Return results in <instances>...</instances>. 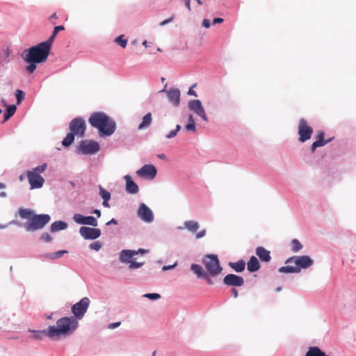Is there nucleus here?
I'll return each instance as SVG.
<instances>
[{
	"label": "nucleus",
	"mask_w": 356,
	"mask_h": 356,
	"mask_svg": "<svg viewBox=\"0 0 356 356\" xmlns=\"http://www.w3.org/2000/svg\"><path fill=\"white\" fill-rule=\"evenodd\" d=\"M79 321L74 316L63 317L56 322V325L49 326V337L59 338L72 334L78 327Z\"/></svg>",
	"instance_id": "obj_1"
},
{
	"label": "nucleus",
	"mask_w": 356,
	"mask_h": 356,
	"mask_svg": "<svg viewBox=\"0 0 356 356\" xmlns=\"http://www.w3.org/2000/svg\"><path fill=\"white\" fill-rule=\"evenodd\" d=\"M51 46L49 42H41L23 51L22 58L26 62L44 63L49 55Z\"/></svg>",
	"instance_id": "obj_2"
},
{
	"label": "nucleus",
	"mask_w": 356,
	"mask_h": 356,
	"mask_svg": "<svg viewBox=\"0 0 356 356\" xmlns=\"http://www.w3.org/2000/svg\"><path fill=\"white\" fill-rule=\"evenodd\" d=\"M89 123L99 130L101 136H111L115 130V123L104 113H95L91 115Z\"/></svg>",
	"instance_id": "obj_3"
},
{
	"label": "nucleus",
	"mask_w": 356,
	"mask_h": 356,
	"mask_svg": "<svg viewBox=\"0 0 356 356\" xmlns=\"http://www.w3.org/2000/svg\"><path fill=\"white\" fill-rule=\"evenodd\" d=\"M50 220L47 214H34L31 220L24 223V227L28 232H33L43 228Z\"/></svg>",
	"instance_id": "obj_4"
},
{
	"label": "nucleus",
	"mask_w": 356,
	"mask_h": 356,
	"mask_svg": "<svg viewBox=\"0 0 356 356\" xmlns=\"http://www.w3.org/2000/svg\"><path fill=\"white\" fill-rule=\"evenodd\" d=\"M207 271L211 275L216 276L220 274L222 271V268L220 266V262L217 255L209 254L207 255L202 261Z\"/></svg>",
	"instance_id": "obj_5"
},
{
	"label": "nucleus",
	"mask_w": 356,
	"mask_h": 356,
	"mask_svg": "<svg viewBox=\"0 0 356 356\" xmlns=\"http://www.w3.org/2000/svg\"><path fill=\"white\" fill-rule=\"evenodd\" d=\"M90 301L88 298L84 297L72 307V312L77 320L81 319L86 313Z\"/></svg>",
	"instance_id": "obj_6"
},
{
	"label": "nucleus",
	"mask_w": 356,
	"mask_h": 356,
	"mask_svg": "<svg viewBox=\"0 0 356 356\" xmlns=\"http://www.w3.org/2000/svg\"><path fill=\"white\" fill-rule=\"evenodd\" d=\"M298 134L299 135V141L302 143L309 140L312 137L313 129L304 118H301L298 122Z\"/></svg>",
	"instance_id": "obj_7"
},
{
	"label": "nucleus",
	"mask_w": 356,
	"mask_h": 356,
	"mask_svg": "<svg viewBox=\"0 0 356 356\" xmlns=\"http://www.w3.org/2000/svg\"><path fill=\"white\" fill-rule=\"evenodd\" d=\"M86 129V122L81 118L73 119L70 123V130L79 137H83Z\"/></svg>",
	"instance_id": "obj_8"
},
{
	"label": "nucleus",
	"mask_w": 356,
	"mask_h": 356,
	"mask_svg": "<svg viewBox=\"0 0 356 356\" xmlns=\"http://www.w3.org/2000/svg\"><path fill=\"white\" fill-rule=\"evenodd\" d=\"M287 264H295L296 267L301 268H307L313 264V260L309 256H293L285 262Z\"/></svg>",
	"instance_id": "obj_9"
},
{
	"label": "nucleus",
	"mask_w": 356,
	"mask_h": 356,
	"mask_svg": "<svg viewBox=\"0 0 356 356\" xmlns=\"http://www.w3.org/2000/svg\"><path fill=\"white\" fill-rule=\"evenodd\" d=\"M80 235L86 240H95L101 235V230L98 228L81 227L79 229Z\"/></svg>",
	"instance_id": "obj_10"
},
{
	"label": "nucleus",
	"mask_w": 356,
	"mask_h": 356,
	"mask_svg": "<svg viewBox=\"0 0 356 356\" xmlns=\"http://www.w3.org/2000/svg\"><path fill=\"white\" fill-rule=\"evenodd\" d=\"M138 216L145 222H152L154 220V215L152 210L144 203L139 205L137 211Z\"/></svg>",
	"instance_id": "obj_11"
},
{
	"label": "nucleus",
	"mask_w": 356,
	"mask_h": 356,
	"mask_svg": "<svg viewBox=\"0 0 356 356\" xmlns=\"http://www.w3.org/2000/svg\"><path fill=\"white\" fill-rule=\"evenodd\" d=\"M188 108L194 111L197 115H199L202 119L205 121L208 122V118L206 115V113L204 111V109L202 105V103L198 99H194L191 100L188 103Z\"/></svg>",
	"instance_id": "obj_12"
},
{
	"label": "nucleus",
	"mask_w": 356,
	"mask_h": 356,
	"mask_svg": "<svg viewBox=\"0 0 356 356\" xmlns=\"http://www.w3.org/2000/svg\"><path fill=\"white\" fill-rule=\"evenodd\" d=\"M80 150L86 154H95L99 149V145L95 141L83 140L79 145Z\"/></svg>",
	"instance_id": "obj_13"
},
{
	"label": "nucleus",
	"mask_w": 356,
	"mask_h": 356,
	"mask_svg": "<svg viewBox=\"0 0 356 356\" xmlns=\"http://www.w3.org/2000/svg\"><path fill=\"white\" fill-rule=\"evenodd\" d=\"M26 175L31 189L42 187L44 179L40 175L28 171Z\"/></svg>",
	"instance_id": "obj_14"
},
{
	"label": "nucleus",
	"mask_w": 356,
	"mask_h": 356,
	"mask_svg": "<svg viewBox=\"0 0 356 356\" xmlns=\"http://www.w3.org/2000/svg\"><path fill=\"white\" fill-rule=\"evenodd\" d=\"M139 177L153 179L156 175V169L153 165H144L140 170L136 172Z\"/></svg>",
	"instance_id": "obj_15"
},
{
	"label": "nucleus",
	"mask_w": 356,
	"mask_h": 356,
	"mask_svg": "<svg viewBox=\"0 0 356 356\" xmlns=\"http://www.w3.org/2000/svg\"><path fill=\"white\" fill-rule=\"evenodd\" d=\"M73 220L75 222L80 225H87L93 227L98 225L97 219L93 216H84L80 213H75L73 216Z\"/></svg>",
	"instance_id": "obj_16"
},
{
	"label": "nucleus",
	"mask_w": 356,
	"mask_h": 356,
	"mask_svg": "<svg viewBox=\"0 0 356 356\" xmlns=\"http://www.w3.org/2000/svg\"><path fill=\"white\" fill-rule=\"evenodd\" d=\"M223 283L227 286H241L244 284V280L241 276L228 274L224 277Z\"/></svg>",
	"instance_id": "obj_17"
},
{
	"label": "nucleus",
	"mask_w": 356,
	"mask_h": 356,
	"mask_svg": "<svg viewBox=\"0 0 356 356\" xmlns=\"http://www.w3.org/2000/svg\"><path fill=\"white\" fill-rule=\"evenodd\" d=\"M166 92L169 101L175 106H178L180 102V91L177 88H170Z\"/></svg>",
	"instance_id": "obj_18"
},
{
	"label": "nucleus",
	"mask_w": 356,
	"mask_h": 356,
	"mask_svg": "<svg viewBox=\"0 0 356 356\" xmlns=\"http://www.w3.org/2000/svg\"><path fill=\"white\" fill-rule=\"evenodd\" d=\"M126 191L130 194H136L138 193L139 188L138 185L132 180L129 175H125Z\"/></svg>",
	"instance_id": "obj_19"
},
{
	"label": "nucleus",
	"mask_w": 356,
	"mask_h": 356,
	"mask_svg": "<svg viewBox=\"0 0 356 356\" xmlns=\"http://www.w3.org/2000/svg\"><path fill=\"white\" fill-rule=\"evenodd\" d=\"M270 251L262 246H259L256 249V254L260 260L264 262H269L271 259Z\"/></svg>",
	"instance_id": "obj_20"
},
{
	"label": "nucleus",
	"mask_w": 356,
	"mask_h": 356,
	"mask_svg": "<svg viewBox=\"0 0 356 356\" xmlns=\"http://www.w3.org/2000/svg\"><path fill=\"white\" fill-rule=\"evenodd\" d=\"M136 254H138V252L135 250H124L120 252V259L122 262L130 263L131 259Z\"/></svg>",
	"instance_id": "obj_21"
},
{
	"label": "nucleus",
	"mask_w": 356,
	"mask_h": 356,
	"mask_svg": "<svg viewBox=\"0 0 356 356\" xmlns=\"http://www.w3.org/2000/svg\"><path fill=\"white\" fill-rule=\"evenodd\" d=\"M247 268L251 273L257 271L260 268L259 262L254 256H252L250 258L247 263Z\"/></svg>",
	"instance_id": "obj_22"
},
{
	"label": "nucleus",
	"mask_w": 356,
	"mask_h": 356,
	"mask_svg": "<svg viewBox=\"0 0 356 356\" xmlns=\"http://www.w3.org/2000/svg\"><path fill=\"white\" fill-rule=\"evenodd\" d=\"M229 266L236 272L241 273L245 269V262L241 259L236 262H229Z\"/></svg>",
	"instance_id": "obj_23"
},
{
	"label": "nucleus",
	"mask_w": 356,
	"mask_h": 356,
	"mask_svg": "<svg viewBox=\"0 0 356 356\" xmlns=\"http://www.w3.org/2000/svg\"><path fill=\"white\" fill-rule=\"evenodd\" d=\"M152 120V114L150 113H147L143 118L142 122L139 124L138 129L141 130V129H145L147 128L150 125Z\"/></svg>",
	"instance_id": "obj_24"
},
{
	"label": "nucleus",
	"mask_w": 356,
	"mask_h": 356,
	"mask_svg": "<svg viewBox=\"0 0 356 356\" xmlns=\"http://www.w3.org/2000/svg\"><path fill=\"white\" fill-rule=\"evenodd\" d=\"M191 268L198 277H207V273L203 270L200 265L193 264L191 265Z\"/></svg>",
	"instance_id": "obj_25"
},
{
	"label": "nucleus",
	"mask_w": 356,
	"mask_h": 356,
	"mask_svg": "<svg viewBox=\"0 0 356 356\" xmlns=\"http://www.w3.org/2000/svg\"><path fill=\"white\" fill-rule=\"evenodd\" d=\"M280 273H298L300 272V269L299 267L292 266H282L279 268Z\"/></svg>",
	"instance_id": "obj_26"
},
{
	"label": "nucleus",
	"mask_w": 356,
	"mask_h": 356,
	"mask_svg": "<svg viewBox=\"0 0 356 356\" xmlns=\"http://www.w3.org/2000/svg\"><path fill=\"white\" fill-rule=\"evenodd\" d=\"M67 225L63 221H56L51 225V231L53 232L66 229Z\"/></svg>",
	"instance_id": "obj_27"
},
{
	"label": "nucleus",
	"mask_w": 356,
	"mask_h": 356,
	"mask_svg": "<svg viewBox=\"0 0 356 356\" xmlns=\"http://www.w3.org/2000/svg\"><path fill=\"white\" fill-rule=\"evenodd\" d=\"M67 253V251L66 250H59L55 252L45 254L44 257L49 259L55 260L63 257L65 254Z\"/></svg>",
	"instance_id": "obj_28"
},
{
	"label": "nucleus",
	"mask_w": 356,
	"mask_h": 356,
	"mask_svg": "<svg viewBox=\"0 0 356 356\" xmlns=\"http://www.w3.org/2000/svg\"><path fill=\"white\" fill-rule=\"evenodd\" d=\"M186 229L192 232H195L200 227L199 223L193 220H188L184 222Z\"/></svg>",
	"instance_id": "obj_29"
},
{
	"label": "nucleus",
	"mask_w": 356,
	"mask_h": 356,
	"mask_svg": "<svg viewBox=\"0 0 356 356\" xmlns=\"http://www.w3.org/2000/svg\"><path fill=\"white\" fill-rule=\"evenodd\" d=\"M305 356H325V353L321 351L318 347H311Z\"/></svg>",
	"instance_id": "obj_30"
},
{
	"label": "nucleus",
	"mask_w": 356,
	"mask_h": 356,
	"mask_svg": "<svg viewBox=\"0 0 356 356\" xmlns=\"http://www.w3.org/2000/svg\"><path fill=\"white\" fill-rule=\"evenodd\" d=\"M19 215L22 218L29 219V220H31L34 213L31 210L29 209L21 208L19 210Z\"/></svg>",
	"instance_id": "obj_31"
},
{
	"label": "nucleus",
	"mask_w": 356,
	"mask_h": 356,
	"mask_svg": "<svg viewBox=\"0 0 356 356\" xmlns=\"http://www.w3.org/2000/svg\"><path fill=\"white\" fill-rule=\"evenodd\" d=\"M332 138H329V139L323 140H316V141H314L312 143V145L311 146V151L312 152H314L317 147L325 145L326 144H327L328 143L332 141Z\"/></svg>",
	"instance_id": "obj_32"
},
{
	"label": "nucleus",
	"mask_w": 356,
	"mask_h": 356,
	"mask_svg": "<svg viewBox=\"0 0 356 356\" xmlns=\"http://www.w3.org/2000/svg\"><path fill=\"white\" fill-rule=\"evenodd\" d=\"M17 110V107L15 105H10L7 109L6 113H4V120L3 122L8 120L15 113Z\"/></svg>",
	"instance_id": "obj_33"
},
{
	"label": "nucleus",
	"mask_w": 356,
	"mask_h": 356,
	"mask_svg": "<svg viewBox=\"0 0 356 356\" xmlns=\"http://www.w3.org/2000/svg\"><path fill=\"white\" fill-rule=\"evenodd\" d=\"M48 332L49 327L47 328V330H44L41 331H33V338L34 339L41 340L45 336L49 337Z\"/></svg>",
	"instance_id": "obj_34"
},
{
	"label": "nucleus",
	"mask_w": 356,
	"mask_h": 356,
	"mask_svg": "<svg viewBox=\"0 0 356 356\" xmlns=\"http://www.w3.org/2000/svg\"><path fill=\"white\" fill-rule=\"evenodd\" d=\"M74 136L75 135L71 131L70 133L67 134L62 141L63 145L65 147L70 146L74 140Z\"/></svg>",
	"instance_id": "obj_35"
},
{
	"label": "nucleus",
	"mask_w": 356,
	"mask_h": 356,
	"mask_svg": "<svg viewBox=\"0 0 356 356\" xmlns=\"http://www.w3.org/2000/svg\"><path fill=\"white\" fill-rule=\"evenodd\" d=\"M65 30L64 26H56L54 27V31L52 33V35L49 38V39L47 40V42H49V44H51L52 42L55 39L56 35L58 34V31Z\"/></svg>",
	"instance_id": "obj_36"
},
{
	"label": "nucleus",
	"mask_w": 356,
	"mask_h": 356,
	"mask_svg": "<svg viewBox=\"0 0 356 356\" xmlns=\"http://www.w3.org/2000/svg\"><path fill=\"white\" fill-rule=\"evenodd\" d=\"M302 248V245L298 239H293L291 241V249L294 252L300 251Z\"/></svg>",
	"instance_id": "obj_37"
},
{
	"label": "nucleus",
	"mask_w": 356,
	"mask_h": 356,
	"mask_svg": "<svg viewBox=\"0 0 356 356\" xmlns=\"http://www.w3.org/2000/svg\"><path fill=\"white\" fill-rule=\"evenodd\" d=\"M99 195L102 197L103 200H109L111 198V193L106 191L102 186H99Z\"/></svg>",
	"instance_id": "obj_38"
},
{
	"label": "nucleus",
	"mask_w": 356,
	"mask_h": 356,
	"mask_svg": "<svg viewBox=\"0 0 356 356\" xmlns=\"http://www.w3.org/2000/svg\"><path fill=\"white\" fill-rule=\"evenodd\" d=\"M47 164L43 163L41 165H39V166H37V167L33 168L31 170H29V172H34V173H35V174L40 175V173H42L43 172L45 171V170L47 169Z\"/></svg>",
	"instance_id": "obj_39"
},
{
	"label": "nucleus",
	"mask_w": 356,
	"mask_h": 356,
	"mask_svg": "<svg viewBox=\"0 0 356 356\" xmlns=\"http://www.w3.org/2000/svg\"><path fill=\"white\" fill-rule=\"evenodd\" d=\"M17 104L19 105L24 99V92L21 90H17L15 92Z\"/></svg>",
	"instance_id": "obj_40"
},
{
	"label": "nucleus",
	"mask_w": 356,
	"mask_h": 356,
	"mask_svg": "<svg viewBox=\"0 0 356 356\" xmlns=\"http://www.w3.org/2000/svg\"><path fill=\"white\" fill-rule=\"evenodd\" d=\"M124 35H121L115 38V42L120 45L122 47L125 48L127 44V40L123 39Z\"/></svg>",
	"instance_id": "obj_41"
},
{
	"label": "nucleus",
	"mask_w": 356,
	"mask_h": 356,
	"mask_svg": "<svg viewBox=\"0 0 356 356\" xmlns=\"http://www.w3.org/2000/svg\"><path fill=\"white\" fill-rule=\"evenodd\" d=\"M180 129H181V126L179 124H177L176 126L175 129L170 131L168 133V134L166 135V138H174L177 135V132L180 130Z\"/></svg>",
	"instance_id": "obj_42"
},
{
	"label": "nucleus",
	"mask_w": 356,
	"mask_h": 356,
	"mask_svg": "<svg viewBox=\"0 0 356 356\" xmlns=\"http://www.w3.org/2000/svg\"><path fill=\"white\" fill-rule=\"evenodd\" d=\"M102 248V243L99 241H95L90 245V248L98 251Z\"/></svg>",
	"instance_id": "obj_43"
},
{
	"label": "nucleus",
	"mask_w": 356,
	"mask_h": 356,
	"mask_svg": "<svg viewBox=\"0 0 356 356\" xmlns=\"http://www.w3.org/2000/svg\"><path fill=\"white\" fill-rule=\"evenodd\" d=\"M144 264L143 262H135V261H131L129 263V268L130 269H134V268H138L143 266Z\"/></svg>",
	"instance_id": "obj_44"
},
{
	"label": "nucleus",
	"mask_w": 356,
	"mask_h": 356,
	"mask_svg": "<svg viewBox=\"0 0 356 356\" xmlns=\"http://www.w3.org/2000/svg\"><path fill=\"white\" fill-rule=\"evenodd\" d=\"M28 63H29V65L26 67V70L29 74H31L35 71V70L36 68L35 64L37 63H32V62H28Z\"/></svg>",
	"instance_id": "obj_45"
},
{
	"label": "nucleus",
	"mask_w": 356,
	"mask_h": 356,
	"mask_svg": "<svg viewBox=\"0 0 356 356\" xmlns=\"http://www.w3.org/2000/svg\"><path fill=\"white\" fill-rule=\"evenodd\" d=\"M144 297L150 300H157L161 298V296L159 293H146L144 295Z\"/></svg>",
	"instance_id": "obj_46"
},
{
	"label": "nucleus",
	"mask_w": 356,
	"mask_h": 356,
	"mask_svg": "<svg viewBox=\"0 0 356 356\" xmlns=\"http://www.w3.org/2000/svg\"><path fill=\"white\" fill-rule=\"evenodd\" d=\"M40 238L46 242H50L52 240V237L48 233H43L41 235Z\"/></svg>",
	"instance_id": "obj_47"
},
{
	"label": "nucleus",
	"mask_w": 356,
	"mask_h": 356,
	"mask_svg": "<svg viewBox=\"0 0 356 356\" xmlns=\"http://www.w3.org/2000/svg\"><path fill=\"white\" fill-rule=\"evenodd\" d=\"M186 129L188 130V131H192L193 132H195L196 131V128H195V124H193V123H188L186 126Z\"/></svg>",
	"instance_id": "obj_48"
},
{
	"label": "nucleus",
	"mask_w": 356,
	"mask_h": 356,
	"mask_svg": "<svg viewBox=\"0 0 356 356\" xmlns=\"http://www.w3.org/2000/svg\"><path fill=\"white\" fill-rule=\"evenodd\" d=\"M206 234V229H204L196 234V238L199 239L204 237Z\"/></svg>",
	"instance_id": "obj_49"
},
{
	"label": "nucleus",
	"mask_w": 356,
	"mask_h": 356,
	"mask_svg": "<svg viewBox=\"0 0 356 356\" xmlns=\"http://www.w3.org/2000/svg\"><path fill=\"white\" fill-rule=\"evenodd\" d=\"M196 84H194L192 86V87L190 88L188 94L190 95H193L194 97H197V92L193 89L194 87H195Z\"/></svg>",
	"instance_id": "obj_50"
},
{
	"label": "nucleus",
	"mask_w": 356,
	"mask_h": 356,
	"mask_svg": "<svg viewBox=\"0 0 356 356\" xmlns=\"http://www.w3.org/2000/svg\"><path fill=\"white\" fill-rule=\"evenodd\" d=\"M202 26L206 28V29H209L211 26V23H210V21L209 19H203V22H202Z\"/></svg>",
	"instance_id": "obj_51"
},
{
	"label": "nucleus",
	"mask_w": 356,
	"mask_h": 356,
	"mask_svg": "<svg viewBox=\"0 0 356 356\" xmlns=\"http://www.w3.org/2000/svg\"><path fill=\"white\" fill-rule=\"evenodd\" d=\"M316 138V140H324V133L323 131H320L319 133L317 134Z\"/></svg>",
	"instance_id": "obj_52"
},
{
	"label": "nucleus",
	"mask_w": 356,
	"mask_h": 356,
	"mask_svg": "<svg viewBox=\"0 0 356 356\" xmlns=\"http://www.w3.org/2000/svg\"><path fill=\"white\" fill-rule=\"evenodd\" d=\"M58 18L56 13H54L51 17H49V21L53 24H55L56 22H55V19Z\"/></svg>",
	"instance_id": "obj_53"
},
{
	"label": "nucleus",
	"mask_w": 356,
	"mask_h": 356,
	"mask_svg": "<svg viewBox=\"0 0 356 356\" xmlns=\"http://www.w3.org/2000/svg\"><path fill=\"white\" fill-rule=\"evenodd\" d=\"M224 22V19L222 18H220V17H217V18H215L213 21V24H220V23H222Z\"/></svg>",
	"instance_id": "obj_54"
},
{
	"label": "nucleus",
	"mask_w": 356,
	"mask_h": 356,
	"mask_svg": "<svg viewBox=\"0 0 356 356\" xmlns=\"http://www.w3.org/2000/svg\"><path fill=\"white\" fill-rule=\"evenodd\" d=\"M120 325V322L111 323L108 325V328L109 329H114V328L118 327Z\"/></svg>",
	"instance_id": "obj_55"
},
{
	"label": "nucleus",
	"mask_w": 356,
	"mask_h": 356,
	"mask_svg": "<svg viewBox=\"0 0 356 356\" xmlns=\"http://www.w3.org/2000/svg\"><path fill=\"white\" fill-rule=\"evenodd\" d=\"M172 19H173V18H172V17H170V18H169V19H168L163 20V21H162L161 22H160V26H164V25L167 24L168 23H169V22H172Z\"/></svg>",
	"instance_id": "obj_56"
},
{
	"label": "nucleus",
	"mask_w": 356,
	"mask_h": 356,
	"mask_svg": "<svg viewBox=\"0 0 356 356\" xmlns=\"http://www.w3.org/2000/svg\"><path fill=\"white\" fill-rule=\"evenodd\" d=\"M184 4L186 6L187 9L190 11L191 8V0H184Z\"/></svg>",
	"instance_id": "obj_57"
},
{
	"label": "nucleus",
	"mask_w": 356,
	"mask_h": 356,
	"mask_svg": "<svg viewBox=\"0 0 356 356\" xmlns=\"http://www.w3.org/2000/svg\"><path fill=\"white\" fill-rule=\"evenodd\" d=\"M93 213L97 216V218L101 216V211L99 209H95Z\"/></svg>",
	"instance_id": "obj_58"
},
{
	"label": "nucleus",
	"mask_w": 356,
	"mask_h": 356,
	"mask_svg": "<svg viewBox=\"0 0 356 356\" xmlns=\"http://www.w3.org/2000/svg\"><path fill=\"white\" fill-rule=\"evenodd\" d=\"M232 293L234 298H237V296H238V291L236 289H232Z\"/></svg>",
	"instance_id": "obj_59"
},
{
	"label": "nucleus",
	"mask_w": 356,
	"mask_h": 356,
	"mask_svg": "<svg viewBox=\"0 0 356 356\" xmlns=\"http://www.w3.org/2000/svg\"><path fill=\"white\" fill-rule=\"evenodd\" d=\"M188 123L195 124V120H194V118H193V115H190L188 116Z\"/></svg>",
	"instance_id": "obj_60"
},
{
	"label": "nucleus",
	"mask_w": 356,
	"mask_h": 356,
	"mask_svg": "<svg viewBox=\"0 0 356 356\" xmlns=\"http://www.w3.org/2000/svg\"><path fill=\"white\" fill-rule=\"evenodd\" d=\"M10 50L8 49H6L4 50V54L6 58H8L10 56Z\"/></svg>",
	"instance_id": "obj_61"
},
{
	"label": "nucleus",
	"mask_w": 356,
	"mask_h": 356,
	"mask_svg": "<svg viewBox=\"0 0 356 356\" xmlns=\"http://www.w3.org/2000/svg\"><path fill=\"white\" fill-rule=\"evenodd\" d=\"M110 224H115V225H116L117 224V221L114 218H113L109 222H108L106 223V225H110Z\"/></svg>",
	"instance_id": "obj_62"
},
{
	"label": "nucleus",
	"mask_w": 356,
	"mask_h": 356,
	"mask_svg": "<svg viewBox=\"0 0 356 356\" xmlns=\"http://www.w3.org/2000/svg\"><path fill=\"white\" fill-rule=\"evenodd\" d=\"M7 193L5 191L0 192V197H6Z\"/></svg>",
	"instance_id": "obj_63"
},
{
	"label": "nucleus",
	"mask_w": 356,
	"mask_h": 356,
	"mask_svg": "<svg viewBox=\"0 0 356 356\" xmlns=\"http://www.w3.org/2000/svg\"><path fill=\"white\" fill-rule=\"evenodd\" d=\"M137 252H138V253L144 254V253L147 252V250H146L145 249H139Z\"/></svg>",
	"instance_id": "obj_64"
}]
</instances>
